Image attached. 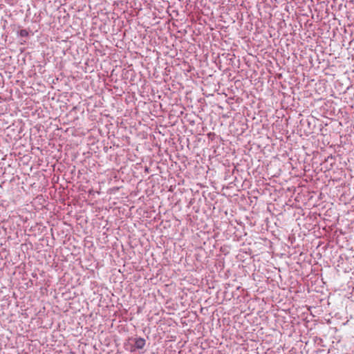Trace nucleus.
I'll return each mask as SVG.
<instances>
[{"label": "nucleus", "instance_id": "obj_1", "mask_svg": "<svg viewBox=\"0 0 354 354\" xmlns=\"http://www.w3.org/2000/svg\"><path fill=\"white\" fill-rule=\"evenodd\" d=\"M146 344V341L142 337H137L134 339V345L131 348L130 351L134 352L136 350L142 349Z\"/></svg>", "mask_w": 354, "mask_h": 354}, {"label": "nucleus", "instance_id": "obj_2", "mask_svg": "<svg viewBox=\"0 0 354 354\" xmlns=\"http://www.w3.org/2000/svg\"><path fill=\"white\" fill-rule=\"evenodd\" d=\"M28 31L25 29H23V30H21L20 31V35L21 37H26L28 36Z\"/></svg>", "mask_w": 354, "mask_h": 354}]
</instances>
